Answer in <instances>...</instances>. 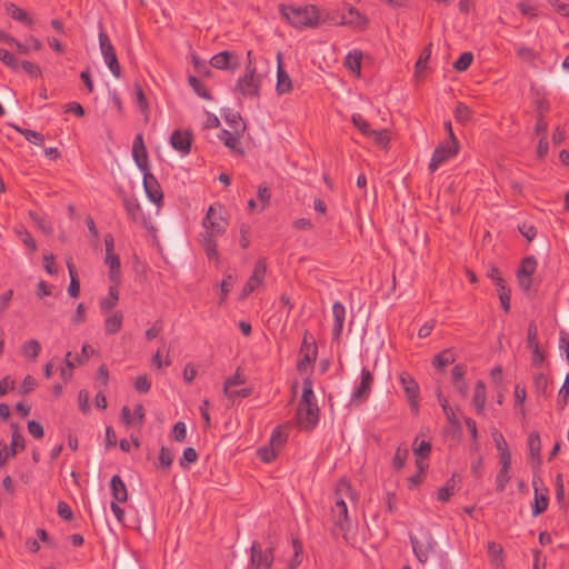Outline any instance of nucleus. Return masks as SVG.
<instances>
[{"mask_svg":"<svg viewBox=\"0 0 569 569\" xmlns=\"http://www.w3.org/2000/svg\"><path fill=\"white\" fill-rule=\"evenodd\" d=\"M173 459H174V456L169 448L162 447L160 449L159 465L161 467L169 468L172 465Z\"/></svg>","mask_w":569,"mask_h":569,"instance_id":"680f3d73","label":"nucleus"},{"mask_svg":"<svg viewBox=\"0 0 569 569\" xmlns=\"http://www.w3.org/2000/svg\"><path fill=\"white\" fill-rule=\"evenodd\" d=\"M351 121L363 136L369 137L372 129L370 128L369 122L361 114H352Z\"/></svg>","mask_w":569,"mask_h":569,"instance_id":"09e8293b","label":"nucleus"},{"mask_svg":"<svg viewBox=\"0 0 569 569\" xmlns=\"http://www.w3.org/2000/svg\"><path fill=\"white\" fill-rule=\"evenodd\" d=\"M233 282H234L233 276L230 274V273L226 274L224 278L222 279V281L220 283V288H221V302H223L226 300L228 293L230 292V290L233 287Z\"/></svg>","mask_w":569,"mask_h":569,"instance_id":"0e129e2a","label":"nucleus"},{"mask_svg":"<svg viewBox=\"0 0 569 569\" xmlns=\"http://www.w3.org/2000/svg\"><path fill=\"white\" fill-rule=\"evenodd\" d=\"M339 22L343 26L363 30L368 26V19L356 8L348 7V13H342Z\"/></svg>","mask_w":569,"mask_h":569,"instance_id":"a211bd4d","label":"nucleus"},{"mask_svg":"<svg viewBox=\"0 0 569 569\" xmlns=\"http://www.w3.org/2000/svg\"><path fill=\"white\" fill-rule=\"evenodd\" d=\"M431 451V443L422 440L415 448V455L417 456V466L420 471H423L422 459L427 458Z\"/></svg>","mask_w":569,"mask_h":569,"instance_id":"4c0bfd02","label":"nucleus"},{"mask_svg":"<svg viewBox=\"0 0 569 569\" xmlns=\"http://www.w3.org/2000/svg\"><path fill=\"white\" fill-rule=\"evenodd\" d=\"M472 111L466 104L459 102L455 110V118L460 123H467L471 120Z\"/></svg>","mask_w":569,"mask_h":569,"instance_id":"c03bdc74","label":"nucleus"},{"mask_svg":"<svg viewBox=\"0 0 569 569\" xmlns=\"http://www.w3.org/2000/svg\"><path fill=\"white\" fill-rule=\"evenodd\" d=\"M192 134L187 130H174L170 138L171 147L186 156L191 150Z\"/></svg>","mask_w":569,"mask_h":569,"instance_id":"f3484780","label":"nucleus"},{"mask_svg":"<svg viewBox=\"0 0 569 569\" xmlns=\"http://www.w3.org/2000/svg\"><path fill=\"white\" fill-rule=\"evenodd\" d=\"M20 69H22L26 73H28L32 78H38L41 76L40 67L31 61H28V60L20 61Z\"/></svg>","mask_w":569,"mask_h":569,"instance_id":"bf43d9fd","label":"nucleus"},{"mask_svg":"<svg viewBox=\"0 0 569 569\" xmlns=\"http://www.w3.org/2000/svg\"><path fill=\"white\" fill-rule=\"evenodd\" d=\"M408 456H409V450H408V448H407L406 446H405V447L399 446V447L397 448L396 452H395V457H393V467H395L396 469H398V470H399V469H401V468H403L405 462H406V460H407Z\"/></svg>","mask_w":569,"mask_h":569,"instance_id":"864d4df0","label":"nucleus"},{"mask_svg":"<svg viewBox=\"0 0 569 569\" xmlns=\"http://www.w3.org/2000/svg\"><path fill=\"white\" fill-rule=\"evenodd\" d=\"M456 492V483L453 478L448 480L443 487L438 490L437 498L441 502H447Z\"/></svg>","mask_w":569,"mask_h":569,"instance_id":"79ce46f5","label":"nucleus"},{"mask_svg":"<svg viewBox=\"0 0 569 569\" xmlns=\"http://www.w3.org/2000/svg\"><path fill=\"white\" fill-rule=\"evenodd\" d=\"M569 399V377L566 378L562 387L559 390L558 406L565 408Z\"/></svg>","mask_w":569,"mask_h":569,"instance_id":"338daca9","label":"nucleus"},{"mask_svg":"<svg viewBox=\"0 0 569 569\" xmlns=\"http://www.w3.org/2000/svg\"><path fill=\"white\" fill-rule=\"evenodd\" d=\"M292 81L289 74L283 70L280 54H278V70L276 91L279 96L289 93L292 90Z\"/></svg>","mask_w":569,"mask_h":569,"instance_id":"aec40b11","label":"nucleus"},{"mask_svg":"<svg viewBox=\"0 0 569 569\" xmlns=\"http://www.w3.org/2000/svg\"><path fill=\"white\" fill-rule=\"evenodd\" d=\"M223 206L213 203L208 208L206 217L202 220V227L206 233L221 236L227 230L228 222L223 217Z\"/></svg>","mask_w":569,"mask_h":569,"instance_id":"39448f33","label":"nucleus"},{"mask_svg":"<svg viewBox=\"0 0 569 569\" xmlns=\"http://www.w3.org/2000/svg\"><path fill=\"white\" fill-rule=\"evenodd\" d=\"M123 206L132 221H138L142 217L141 206L136 199L129 197L123 198Z\"/></svg>","mask_w":569,"mask_h":569,"instance_id":"473e14b6","label":"nucleus"},{"mask_svg":"<svg viewBox=\"0 0 569 569\" xmlns=\"http://www.w3.org/2000/svg\"><path fill=\"white\" fill-rule=\"evenodd\" d=\"M262 74L258 73L256 66L249 62L247 63L244 74L236 83V91L244 98H259Z\"/></svg>","mask_w":569,"mask_h":569,"instance_id":"20e7f679","label":"nucleus"},{"mask_svg":"<svg viewBox=\"0 0 569 569\" xmlns=\"http://www.w3.org/2000/svg\"><path fill=\"white\" fill-rule=\"evenodd\" d=\"M7 13L14 20L28 26L32 27L34 24L33 18L23 9L19 8L12 2H7L4 4Z\"/></svg>","mask_w":569,"mask_h":569,"instance_id":"5701e85b","label":"nucleus"},{"mask_svg":"<svg viewBox=\"0 0 569 569\" xmlns=\"http://www.w3.org/2000/svg\"><path fill=\"white\" fill-rule=\"evenodd\" d=\"M486 385L482 380L477 381L472 398V403L478 415L482 413L486 407Z\"/></svg>","mask_w":569,"mask_h":569,"instance_id":"a878e982","label":"nucleus"},{"mask_svg":"<svg viewBox=\"0 0 569 569\" xmlns=\"http://www.w3.org/2000/svg\"><path fill=\"white\" fill-rule=\"evenodd\" d=\"M373 383V376L366 367L361 369L360 383L351 395V405H358L368 399Z\"/></svg>","mask_w":569,"mask_h":569,"instance_id":"9b49d317","label":"nucleus"},{"mask_svg":"<svg viewBox=\"0 0 569 569\" xmlns=\"http://www.w3.org/2000/svg\"><path fill=\"white\" fill-rule=\"evenodd\" d=\"M0 61L13 71L20 70V60L6 49L0 48Z\"/></svg>","mask_w":569,"mask_h":569,"instance_id":"a19ab883","label":"nucleus"},{"mask_svg":"<svg viewBox=\"0 0 569 569\" xmlns=\"http://www.w3.org/2000/svg\"><path fill=\"white\" fill-rule=\"evenodd\" d=\"M117 287L118 284L113 283V286L109 288L108 297L100 300V309L103 312H109L117 306L119 301V292Z\"/></svg>","mask_w":569,"mask_h":569,"instance_id":"c756f323","label":"nucleus"},{"mask_svg":"<svg viewBox=\"0 0 569 569\" xmlns=\"http://www.w3.org/2000/svg\"><path fill=\"white\" fill-rule=\"evenodd\" d=\"M410 543L412 546L413 553L416 555L417 559L425 563L429 559V555L432 551V542H429L428 545H422L418 540L416 536L410 535L409 536Z\"/></svg>","mask_w":569,"mask_h":569,"instance_id":"393cba45","label":"nucleus"},{"mask_svg":"<svg viewBox=\"0 0 569 569\" xmlns=\"http://www.w3.org/2000/svg\"><path fill=\"white\" fill-rule=\"evenodd\" d=\"M214 237H217L216 234H210V233H203L202 234V247H203V250L206 252V254L208 256V258L210 259H217L218 258V246H217V242L214 240Z\"/></svg>","mask_w":569,"mask_h":569,"instance_id":"f704fd0d","label":"nucleus"},{"mask_svg":"<svg viewBox=\"0 0 569 569\" xmlns=\"http://www.w3.org/2000/svg\"><path fill=\"white\" fill-rule=\"evenodd\" d=\"M297 421L300 429L311 431L319 422V407L312 389V381L303 380L302 396L297 409Z\"/></svg>","mask_w":569,"mask_h":569,"instance_id":"f257e3e1","label":"nucleus"},{"mask_svg":"<svg viewBox=\"0 0 569 569\" xmlns=\"http://www.w3.org/2000/svg\"><path fill=\"white\" fill-rule=\"evenodd\" d=\"M17 131H19L24 138L27 141H29L30 143H33V144H37V146H42L43 142H44V138L41 133L37 132V131H33V130H30V129H20L18 127H16Z\"/></svg>","mask_w":569,"mask_h":569,"instance_id":"49530a36","label":"nucleus"},{"mask_svg":"<svg viewBox=\"0 0 569 569\" xmlns=\"http://www.w3.org/2000/svg\"><path fill=\"white\" fill-rule=\"evenodd\" d=\"M292 546H293L295 553L288 565L290 569L297 568L302 561V545H301V542L298 539H293Z\"/></svg>","mask_w":569,"mask_h":569,"instance_id":"603ef678","label":"nucleus"},{"mask_svg":"<svg viewBox=\"0 0 569 569\" xmlns=\"http://www.w3.org/2000/svg\"><path fill=\"white\" fill-rule=\"evenodd\" d=\"M123 323V315L121 311H114L110 316H108L104 320V331L107 335H116L118 333Z\"/></svg>","mask_w":569,"mask_h":569,"instance_id":"bb28decb","label":"nucleus"},{"mask_svg":"<svg viewBox=\"0 0 569 569\" xmlns=\"http://www.w3.org/2000/svg\"><path fill=\"white\" fill-rule=\"evenodd\" d=\"M369 137H371L375 143L381 148H387L389 143V134L387 130H372Z\"/></svg>","mask_w":569,"mask_h":569,"instance_id":"13d9d810","label":"nucleus"},{"mask_svg":"<svg viewBox=\"0 0 569 569\" xmlns=\"http://www.w3.org/2000/svg\"><path fill=\"white\" fill-rule=\"evenodd\" d=\"M274 561V547L269 546L262 550L258 541H253L250 547L249 568L252 569H271Z\"/></svg>","mask_w":569,"mask_h":569,"instance_id":"423d86ee","label":"nucleus"},{"mask_svg":"<svg viewBox=\"0 0 569 569\" xmlns=\"http://www.w3.org/2000/svg\"><path fill=\"white\" fill-rule=\"evenodd\" d=\"M240 132H231L229 130H222L219 134V139L230 148L232 151H240L239 144H240Z\"/></svg>","mask_w":569,"mask_h":569,"instance_id":"72a5a7b5","label":"nucleus"},{"mask_svg":"<svg viewBox=\"0 0 569 569\" xmlns=\"http://www.w3.org/2000/svg\"><path fill=\"white\" fill-rule=\"evenodd\" d=\"M498 287V296L501 303V307L506 312L510 310V290L506 287V282Z\"/></svg>","mask_w":569,"mask_h":569,"instance_id":"4d7b16f0","label":"nucleus"},{"mask_svg":"<svg viewBox=\"0 0 569 569\" xmlns=\"http://www.w3.org/2000/svg\"><path fill=\"white\" fill-rule=\"evenodd\" d=\"M277 452H278V449H276L274 447H271V448H260L258 450V456L259 458L263 461V462H271L276 456H277Z\"/></svg>","mask_w":569,"mask_h":569,"instance_id":"774afa93","label":"nucleus"},{"mask_svg":"<svg viewBox=\"0 0 569 569\" xmlns=\"http://www.w3.org/2000/svg\"><path fill=\"white\" fill-rule=\"evenodd\" d=\"M99 47L103 57L106 64L108 66L110 72L116 77L120 78L121 68L116 54V50L113 44L111 43L108 34L104 31L99 32Z\"/></svg>","mask_w":569,"mask_h":569,"instance_id":"0eeeda50","label":"nucleus"},{"mask_svg":"<svg viewBox=\"0 0 569 569\" xmlns=\"http://www.w3.org/2000/svg\"><path fill=\"white\" fill-rule=\"evenodd\" d=\"M198 459V453L192 447H188L183 450L182 458L179 463L181 468L187 469L191 463H194Z\"/></svg>","mask_w":569,"mask_h":569,"instance_id":"3c124183","label":"nucleus"},{"mask_svg":"<svg viewBox=\"0 0 569 569\" xmlns=\"http://www.w3.org/2000/svg\"><path fill=\"white\" fill-rule=\"evenodd\" d=\"M472 61L473 54L471 52H463L459 59L455 61L453 69L459 72L466 71Z\"/></svg>","mask_w":569,"mask_h":569,"instance_id":"8fccbe9b","label":"nucleus"},{"mask_svg":"<svg viewBox=\"0 0 569 569\" xmlns=\"http://www.w3.org/2000/svg\"><path fill=\"white\" fill-rule=\"evenodd\" d=\"M457 152L458 140L455 134H451V140H448L446 144L439 146L435 149L429 163V170L435 172L441 164L455 157Z\"/></svg>","mask_w":569,"mask_h":569,"instance_id":"1a4fd4ad","label":"nucleus"},{"mask_svg":"<svg viewBox=\"0 0 569 569\" xmlns=\"http://www.w3.org/2000/svg\"><path fill=\"white\" fill-rule=\"evenodd\" d=\"M532 486L535 489L532 515L538 516L545 512L548 508V489L543 486L541 479L536 477L532 480Z\"/></svg>","mask_w":569,"mask_h":569,"instance_id":"f8f14e48","label":"nucleus"},{"mask_svg":"<svg viewBox=\"0 0 569 569\" xmlns=\"http://www.w3.org/2000/svg\"><path fill=\"white\" fill-rule=\"evenodd\" d=\"M300 359L297 363L298 370H305L308 366H310L317 358V347L315 343H310L307 341L305 337L303 342L300 349Z\"/></svg>","mask_w":569,"mask_h":569,"instance_id":"6ab92c4d","label":"nucleus"},{"mask_svg":"<svg viewBox=\"0 0 569 569\" xmlns=\"http://www.w3.org/2000/svg\"><path fill=\"white\" fill-rule=\"evenodd\" d=\"M14 232L19 237V239L23 242V244L27 246L31 251L37 250V243L34 241V239L32 238L31 233L23 226L16 227Z\"/></svg>","mask_w":569,"mask_h":569,"instance_id":"ea45409f","label":"nucleus"},{"mask_svg":"<svg viewBox=\"0 0 569 569\" xmlns=\"http://www.w3.org/2000/svg\"><path fill=\"white\" fill-rule=\"evenodd\" d=\"M287 440V433H286V430L284 428L282 427H277L272 433H271V437H270V445L271 447H274L276 449H280L283 443L286 442Z\"/></svg>","mask_w":569,"mask_h":569,"instance_id":"37998d69","label":"nucleus"},{"mask_svg":"<svg viewBox=\"0 0 569 569\" xmlns=\"http://www.w3.org/2000/svg\"><path fill=\"white\" fill-rule=\"evenodd\" d=\"M143 173V188L147 197L156 204H159L163 199V193L157 178L150 172Z\"/></svg>","mask_w":569,"mask_h":569,"instance_id":"2eb2a0df","label":"nucleus"},{"mask_svg":"<svg viewBox=\"0 0 569 569\" xmlns=\"http://www.w3.org/2000/svg\"><path fill=\"white\" fill-rule=\"evenodd\" d=\"M510 478H511L510 469L509 468H500V470L496 477V489L498 492L505 491Z\"/></svg>","mask_w":569,"mask_h":569,"instance_id":"de8ad7c7","label":"nucleus"},{"mask_svg":"<svg viewBox=\"0 0 569 569\" xmlns=\"http://www.w3.org/2000/svg\"><path fill=\"white\" fill-rule=\"evenodd\" d=\"M491 436L498 452L509 450L508 442L501 432L495 430Z\"/></svg>","mask_w":569,"mask_h":569,"instance_id":"69168bd1","label":"nucleus"},{"mask_svg":"<svg viewBox=\"0 0 569 569\" xmlns=\"http://www.w3.org/2000/svg\"><path fill=\"white\" fill-rule=\"evenodd\" d=\"M399 381L405 390V393L410 402V406L413 409L418 408V397H419V385L408 372H401L399 375Z\"/></svg>","mask_w":569,"mask_h":569,"instance_id":"4468645a","label":"nucleus"},{"mask_svg":"<svg viewBox=\"0 0 569 569\" xmlns=\"http://www.w3.org/2000/svg\"><path fill=\"white\" fill-rule=\"evenodd\" d=\"M528 449H529L530 459L532 461H535L537 465H539L541 461V457H540L541 440H540V435L538 432L533 431L529 435Z\"/></svg>","mask_w":569,"mask_h":569,"instance_id":"cd10ccee","label":"nucleus"},{"mask_svg":"<svg viewBox=\"0 0 569 569\" xmlns=\"http://www.w3.org/2000/svg\"><path fill=\"white\" fill-rule=\"evenodd\" d=\"M210 64L219 70H236L239 68L237 56L230 51H221L210 59Z\"/></svg>","mask_w":569,"mask_h":569,"instance_id":"dca6fc26","label":"nucleus"},{"mask_svg":"<svg viewBox=\"0 0 569 569\" xmlns=\"http://www.w3.org/2000/svg\"><path fill=\"white\" fill-rule=\"evenodd\" d=\"M279 12L296 28H315L320 23V11L318 7L310 4L296 7L290 4H280Z\"/></svg>","mask_w":569,"mask_h":569,"instance_id":"f03ea898","label":"nucleus"},{"mask_svg":"<svg viewBox=\"0 0 569 569\" xmlns=\"http://www.w3.org/2000/svg\"><path fill=\"white\" fill-rule=\"evenodd\" d=\"M110 490L113 501L126 502L128 500L127 486L119 475H114L110 480Z\"/></svg>","mask_w":569,"mask_h":569,"instance_id":"412c9836","label":"nucleus"},{"mask_svg":"<svg viewBox=\"0 0 569 569\" xmlns=\"http://www.w3.org/2000/svg\"><path fill=\"white\" fill-rule=\"evenodd\" d=\"M362 52L360 50L350 51L345 58V66L358 77L361 72Z\"/></svg>","mask_w":569,"mask_h":569,"instance_id":"c85d7f7f","label":"nucleus"},{"mask_svg":"<svg viewBox=\"0 0 569 569\" xmlns=\"http://www.w3.org/2000/svg\"><path fill=\"white\" fill-rule=\"evenodd\" d=\"M430 56H431V43L425 48V50L420 54L418 61L416 62V72H421L427 68Z\"/></svg>","mask_w":569,"mask_h":569,"instance_id":"052dcab7","label":"nucleus"},{"mask_svg":"<svg viewBox=\"0 0 569 569\" xmlns=\"http://www.w3.org/2000/svg\"><path fill=\"white\" fill-rule=\"evenodd\" d=\"M104 263L109 267V279L111 282L119 284L120 283V258L116 253H108L104 258Z\"/></svg>","mask_w":569,"mask_h":569,"instance_id":"b1692460","label":"nucleus"},{"mask_svg":"<svg viewBox=\"0 0 569 569\" xmlns=\"http://www.w3.org/2000/svg\"><path fill=\"white\" fill-rule=\"evenodd\" d=\"M350 485L347 481H340L337 490V499L335 505L331 507V520L335 525L333 533H346L351 528V520L348 515V507L342 497L341 492H350Z\"/></svg>","mask_w":569,"mask_h":569,"instance_id":"7ed1b4c3","label":"nucleus"},{"mask_svg":"<svg viewBox=\"0 0 569 569\" xmlns=\"http://www.w3.org/2000/svg\"><path fill=\"white\" fill-rule=\"evenodd\" d=\"M333 316V336L338 339L343 330V323L346 319V308L340 301H336L332 305Z\"/></svg>","mask_w":569,"mask_h":569,"instance_id":"4be33fe9","label":"nucleus"},{"mask_svg":"<svg viewBox=\"0 0 569 569\" xmlns=\"http://www.w3.org/2000/svg\"><path fill=\"white\" fill-rule=\"evenodd\" d=\"M172 437L178 442H182L186 440L187 427H186L184 422L178 421L174 423V426L172 428Z\"/></svg>","mask_w":569,"mask_h":569,"instance_id":"e2e57ef3","label":"nucleus"},{"mask_svg":"<svg viewBox=\"0 0 569 569\" xmlns=\"http://www.w3.org/2000/svg\"><path fill=\"white\" fill-rule=\"evenodd\" d=\"M455 360H456V356H455L453 351L450 349H447V350H443L440 353L435 356V358L432 360V365L438 369H442L446 366L453 363Z\"/></svg>","mask_w":569,"mask_h":569,"instance_id":"e433bc0d","label":"nucleus"},{"mask_svg":"<svg viewBox=\"0 0 569 569\" xmlns=\"http://www.w3.org/2000/svg\"><path fill=\"white\" fill-rule=\"evenodd\" d=\"M132 157L141 172L149 171L148 151L141 133L134 137L132 144Z\"/></svg>","mask_w":569,"mask_h":569,"instance_id":"ddd939ff","label":"nucleus"},{"mask_svg":"<svg viewBox=\"0 0 569 569\" xmlns=\"http://www.w3.org/2000/svg\"><path fill=\"white\" fill-rule=\"evenodd\" d=\"M69 276H70V284L68 288V293L72 298H77L80 295V281L78 279V273L74 268V264L71 261L67 263Z\"/></svg>","mask_w":569,"mask_h":569,"instance_id":"2f4dec72","label":"nucleus"},{"mask_svg":"<svg viewBox=\"0 0 569 569\" xmlns=\"http://www.w3.org/2000/svg\"><path fill=\"white\" fill-rule=\"evenodd\" d=\"M11 428L13 429L12 436H11V443H10V456L14 457L19 451H22L26 447L24 438L23 436L18 431L17 425H11Z\"/></svg>","mask_w":569,"mask_h":569,"instance_id":"7c9ffc66","label":"nucleus"},{"mask_svg":"<svg viewBox=\"0 0 569 569\" xmlns=\"http://www.w3.org/2000/svg\"><path fill=\"white\" fill-rule=\"evenodd\" d=\"M438 400H439V403L446 415V418L448 420V422L451 425V426H458V419L453 412V410L451 409V407L449 406V402L447 400V398L442 395L441 391H438Z\"/></svg>","mask_w":569,"mask_h":569,"instance_id":"58836bf2","label":"nucleus"},{"mask_svg":"<svg viewBox=\"0 0 569 569\" xmlns=\"http://www.w3.org/2000/svg\"><path fill=\"white\" fill-rule=\"evenodd\" d=\"M548 378L545 373H537L533 378V387L538 395H546L548 389Z\"/></svg>","mask_w":569,"mask_h":569,"instance_id":"5fc2aeb1","label":"nucleus"},{"mask_svg":"<svg viewBox=\"0 0 569 569\" xmlns=\"http://www.w3.org/2000/svg\"><path fill=\"white\" fill-rule=\"evenodd\" d=\"M188 82L199 97L204 98V99L211 98L206 86L197 77L190 76L188 79Z\"/></svg>","mask_w":569,"mask_h":569,"instance_id":"a18cd8bd","label":"nucleus"},{"mask_svg":"<svg viewBox=\"0 0 569 569\" xmlns=\"http://www.w3.org/2000/svg\"><path fill=\"white\" fill-rule=\"evenodd\" d=\"M266 273L267 260L266 258H259L254 264L252 274L242 288V292L240 295L241 300L248 298L249 295L264 284Z\"/></svg>","mask_w":569,"mask_h":569,"instance_id":"6e6552de","label":"nucleus"},{"mask_svg":"<svg viewBox=\"0 0 569 569\" xmlns=\"http://www.w3.org/2000/svg\"><path fill=\"white\" fill-rule=\"evenodd\" d=\"M537 259L533 256L526 257L521 260L517 272V279L522 290L528 291L532 286V276L537 270Z\"/></svg>","mask_w":569,"mask_h":569,"instance_id":"9d476101","label":"nucleus"},{"mask_svg":"<svg viewBox=\"0 0 569 569\" xmlns=\"http://www.w3.org/2000/svg\"><path fill=\"white\" fill-rule=\"evenodd\" d=\"M41 351V345L38 340L31 339L24 342L21 352L23 357L30 360H36Z\"/></svg>","mask_w":569,"mask_h":569,"instance_id":"c9c22d12","label":"nucleus"},{"mask_svg":"<svg viewBox=\"0 0 569 569\" xmlns=\"http://www.w3.org/2000/svg\"><path fill=\"white\" fill-rule=\"evenodd\" d=\"M244 383V378L240 373L239 369L231 377H228L224 381L223 393L229 395L230 389L234 386H240Z\"/></svg>","mask_w":569,"mask_h":569,"instance_id":"6e6d98bb","label":"nucleus"}]
</instances>
